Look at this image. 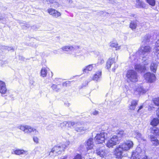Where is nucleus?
I'll return each instance as SVG.
<instances>
[{
	"mask_svg": "<svg viewBox=\"0 0 159 159\" xmlns=\"http://www.w3.org/2000/svg\"><path fill=\"white\" fill-rule=\"evenodd\" d=\"M151 49V48L148 46H143L142 45L140 47L139 51L143 58V65L136 64L135 65L134 68L138 72H141L146 70V68L145 65H147L148 63V61L146 59V57L150 53Z\"/></svg>",
	"mask_w": 159,
	"mask_h": 159,
	"instance_id": "1",
	"label": "nucleus"
},
{
	"mask_svg": "<svg viewBox=\"0 0 159 159\" xmlns=\"http://www.w3.org/2000/svg\"><path fill=\"white\" fill-rule=\"evenodd\" d=\"M133 145V142L130 140L127 141L124 143L120 144L115 149V153L116 157L119 159L121 158L124 152L132 148Z\"/></svg>",
	"mask_w": 159,
	"mask_h": 159,
	"instance_id": "2",
	"label": "nucleus"
},
{
	"mask_svg": "<svg viewBox=\"0 0 159 159\" xmlns=\"http://www.w3.org/2000/svg\"><path fill=\"white\" fill-rule=\"evenodd\" d=\"M69 142H66L65 144L55 146L50 152L49 155L51 156H56L61 154L64 149L69 144Z\"/></svg>",
	"mask_w": 159,
	"mask_h": 159,
	"instance_id": "3",
	"label": "nucleus"
},
{
	"mask_svg": "<svg viewBox=\"0 0 159 159\" xmlns=\"http://www.w3.org/2000/svg\"><path fill=\"white\" fill-rule=\"evenodd\" d=\"M18 128L24 132L25 133L32 134L34 135H37L39 134L38 131L36 129L30 126L20 125L19 126Z\"/></svg>",
	"mask_w": 159,
	"mask_h": 159,
	"instance_id": "4",
	"label": "nucleus"
},
{
	"mask_svg": "<svg viewBox=\"0 0 159 159\" xmlns=\"http://www.w3.org/2000/svg\"><path fill=\"white\" fill-rule=\"evenodd\" d=\"M127 80L128 81L136 82L138 81L137 73L134 70H129L126 74Z\"/></svg>",
	"mask_w": 159,
	"mask_h": 159,
	"instance_id": "5",
	"label": "nucleus"
},
{
	"mask_svg": "<svg viewBox=\"0 0 159 159\" xmlns=\"http://www.w3.org/2000/svg\"><path fill=\"white\" fill-rule=\"evenodd\" d=\"M149 89L148 86H146L141 84L137 85L135 86L134 88V93L136 94H143L146 93L149 90Z\"/></svg>",
	"mask_w": 159,
	"mask_h": 159,
	"instance_id": "6",
	"label": "nucleus"
},
{
	"mask_svg": "<svg viewBox=\"0 0 159 159\" xmlns=\"http://www.w3.org/2000/svg\"><path fill=\"white\" fill-rule=\"evenodd\" d=\"M144 78L148 82L152 83L156 80V77L155 74L150 72H148L144 75Z\"/></svg>",
	"mask_w": 159,
	"mask_h": 159,
	"instance_id": "7",
	"label": "nucleus"
},
{
	"mask_svg": "<svg viewBox=\"0 0 159 159\" xmlns=\"http://www.w3.org/2000/svg\"><path fill=\"white\" fill-rule=\"evenodd\" d=\"M107 134L104 132H102L98 134L95 137L96 142L98 143H102L104 141L105 137Z\"/></svg>",
	"mask_w": 159,
	"mask_h": 159,
	"instance_id": "8",
	"label": "nucleus"
},
{
	"mask_svg": "<svg viewBox=\"0 0 159 159\" xmlns=\"http://www.w3.org/2000/svg\"><path fill=\"white\" fill-rule=\"evenodd\" d=\"M142 149L140 147L137 148L136 150L133 152L131 159H140L141 154H142Z\"/></svg>",
	"mask_w": 159,
	"mask_h": 159,
	"instance_id": "9",
	"label": "nucleus"
},
{
	"mask_svg": "<svg viewBox=\"0 0 159 159\" xmlns=\"http://www.w3.org/2000/svg\"><path fill=\"white\" fill-rule=\"evenodd\" d=\"M118 142V139L116 135H114L107 141L106 146L108 148L112 147Z\"/></svg>",
	"mask_w": 159,
	"mask_h": 159,
	"instance_id": "10",
	"label": "nucleus"
},
{
	"mask_svg": "<svg viewBox=\"0 0 159 159\" xmlns=\"http://www.w3.org/2000/svg\"><path fill=\"white\" fill-rule=\"evenodd\" d=\"M9 90L6 88V84L3 82L0 81V93L2 95L5 94L9 93Z\"/></svg>",
	"mask_w": 159,
	"mask_h": 159,
	"instance_id": "11",
	"label": "nucleus"
},
{
	"mask_svg": "<svg viewBox=\"0 0 159 159\" xmlns=\"http://www.w3.org/2000/svg\"><path fill=\"white\" fill-rule=\"evenodd\" d=\"M48 13L50 15H52L53 16L56 18L58 17L61 15L60 12L53 9H48Z\"/></svg>",
	"mask_w": 159,
	"mask_h": 159,
	"instance_id": "12",
	"label": "nucleus"
},
{
	"mask_svg": "<svg viewBox=\"0 0 159 159\" xmlns=\"http://www.w3.org/2000/svg\"><path fill=\"white\" fill-rule=\"evenodd\" d=\"M96 153L98 156L103 158L106 155L105 148L104 147H101L97 148L96 150Z\"/></svg>",
	"mask_w": 159,
	"mask_h": 159,
	"instance_id": "13",
	"label": "nucleus"
},
{
	"mask_svg": "<svg viewBox=\"0 0 159 159\" xmlns=\"http://www.w3.org/2000/svg\"><path fill=\"white\" fill-rule=\"evenodd\" d=\"M94 145L93 139L92 138H90L88 139L85 144V146L87 150L92 148Z\"/></svg>",
	"mask_w": 159,
	"mask_h": 159,
	"instance_id": "14",
	"label": "nucleus"
},
{
	"mask_svg": "<svg viewBox=\"0 0 159 159\" xmlns=\"http://www.w3.org/2000/svg\"><path fill=\"white\" fill-rule=\"evenodd\" d=\"M44 3L46 2L48 4L52 3V6L55 8H57L59 6V4L58 2H56L54 0H43Z\"/></svg>",
	"mask_w": 159,
	"mask_h": 159,
	"instance_id": "15",
	"label": "nucleus"
},
{
	"mask_svg": "<svg viewBox=\"0 0 159 159\" xmlns=\"http://www.w3.org/2000/svg\"><path fill=\"white\" fill-rule=\"evenodd\" d=\"M74 50V48L72 46H66L62 47L61 49L58 50V52L60 53H62L61 52L62 51H72Z\"/></svg>",
	"mask_w": 159,
	"mask_h": 159,
	"instance_id": "16",
	"label": "nucleus"
},
{
	"mask_svg": "<svg viewBox=\"0 0 159 159\" xmlns=\"http://www.w3.org/2000/svg\"><path fill=\"white\" fill-rule=\"evenodd\" d=\"M96 66V64H92L89 65L83 69V71L84 73H88V71H91L94 66Z\"/></svg>",
	"mask_w": 159,
	"mask_h": 159,
	"instance_id": "17",
	"label": "nucleus"
},
{
	"mask_svg": "<svg viewBox=\"0 0 159 159\" xmlns=\"http://www.w3.org/2000/svg\"><path fill=\"white\" fill-rule=\"evenodd\" d=\"M102 75L101 70H99L96 72L93 77V80L97 81L101 78Z\"/></svg>",
	"mask_w": 159,
	"mask_h": 159,
	"instance_id": "18",
	"label": "nucleus"
},
{
	"mask_svg": "<svg viewBox=\"0 0 159 159\" xmlns=\"http://www.w3.org/2000/svg\"><path fill=\"white\" fill-rule=\"evenodd\" d=\"M13 153L17 155H20L22 154H25L27 151L23 149H16L13 151Z\"/></svg>",
	"mask_w": 159,
	"mask_h": 159,
	"instance_id": "19",
	"label": "nucleus"
},
{
	"mask_svg": "<svg viewBox=\"0 0 159 159\" xmlns=\"http://www.w3.org/2000/svg\"><path fill=\"white\" fill-rule=\"evenodd\" d=\"M115 59L113 58H110L107 62V67L108 69L110 68L112 64L115 63Z\"/></svg>",
	"mask_w": 159,
	"mask_h": 159,
	"instance_id": "20",
	"label": "nucleus"
},
{
	"mask_svg": "<svg viewBox=\"0 0 159 159\" xmlns=\"http://www.w3.org/2000/svg\"><path fill=\"white\" fill-rule=\"evenodd\" d=\"M89 128V127L88 126L81 127H77L75 128V130L77 132H81L87 130Z\"/></svg>",
	"mask_w": 159,
	"mask_h": 159,
	"instance_id": "21",
	"label": "nucleus"
},
{
	"mask_svg": "<svg viewBox=\"0 0 159 159\" xmlns=\"http://www.w3.org/2000/svg\"><path fill=\"white\" fill-rule=\"evenodd\" d=\"M155 54L158 58L159 59V39L157 41L155 44Z\"/></svg>",
	"mask_w": 159,
	"mask_h": 159,
	"instance_id": "22",
	"label": "nucleus"
},
{
	"mask_svg": "<svg viewBox=\"0 0 159 159\" xmlns=\"http://www.w3.org/2000/svg\"><path fill=\"white\" fill-rule=\"evenodd\" d=\"M151 132L155 135H158L159 134V129L156 126H153L151 128Z\"/></svg>",
	"mask_w": 159,
	"mask_h": 159,
	"instance_id": "23",
	"label": "nucleus"
},
{
	"mask_svg": "<svg viewBox=\"0 0 159 159\" xmlns=\"http://www.w3.org/2000/svg\"><path fill=\"white\" fill-rule=\"evenodd\" d=\"M134 135H135V137H136L138 139L143 140V141L145 140L142 137L141 134L139 133V131H134Z\"/></svg>",
	"mask_w": 159,
	"mask_h": 159,
	"instance_id": "24",
	"label": "nucleus"
},
{
	"mask_svg": "<svg viewBox=\"0 0 159 159\" xmlns=\"http://www.w3.org/2000/svg\"><path fill=\"white\" fill-rule=\"evenodd\" d=\"M138 21L137 20L131 21L129 27L132 30L135 29L137 26Z\"/></svg>",
	"mask_w": 159,
	"mask_h": 159,
	"instance_id": "25",
	"label": "nucleus"
},
{
	"mask_svg": "<svg viewBox=\"0 0 159 159\" xmlns=\"http://www.w3.org/2000/svg\"><path fill=\"white\" fill-rule=\"evenodd\" d=\"M157 65L156 63H152L150 66L151 70L153 72H156L157 70Z\"/></svg>",
	"mask_w": 159,
	"mask_h": 159,
	"instance_id": "26",
	"label": "nucleus"
},
{
	"mask_svg": "<svg viewBox=\"0 0 159 159\" xmlns=\"http://www.w3.org/2000/svg\"><path fill=\"white\" fill-rule=\"evenodd\" d=\"M137 104V102L136 100H134L132 101L131 104L130 106L129 107V109L130 110H134Z\"/></svg>",
	"mask_w": 159,
	"mask_h": 159,
	"instance_id": "27",
	"label": "nucleus"
},
{
	"mask_svg": "<svg viewBox=\"0 0 159 159\" xmlns=\"http://www.w3.org/2000/svg\"><path fill=\"white\" fill-rule=\"evenodd\" d=\"M159 123V120L157 118H154L151 122L150 124L153 126H156Z\"/></svg>",
	"mask_w": 159,
	"mask_h": 159,
	"instance_id": "28",
	"label": "nucleus"
},
{
	"mask_svg": "<svg viewBox=\"0 0 159 159\" xmlns=\"http://www.w3.org/2000/svg\"><path fill=\"white\" fill-rule=\"evenodd\" d=\"M150 38V36L149 34H147L143 38V40L142 42V43H144L149 42Z\"/></svg>",
	"mask_w": 159,
	"mask_h": 159,
	"instance_id": "29",
	"label": "nucleus"
},
{
	"mask_svg": "<svg viewBox=\"0 0 159 159\" xmlns=\"http://www.w3.org/2000/svg\"><path fill=\"white\" fill-rule=\"evenodd\" d=\"M143 2L142 1L140 0H137L136 3V6L137 8H140L143 7Z\"/></svg>",
	"mask_w": 159,
	"mask_h": 159,
	"instance_id": "30",
	"label": "nucleus"
},
{
	"mask_svg": "<svg viewBox=\"0 0 159 159\" xmlns=\"http://www.w3.org/2000/svg\"><path fill=\"white\" fill-rule=\"evenodd\" d=\"M124 131L122 130H118L116 132V134H117V137H121L124 135Z\"/></svg>",
	"mask_w": 159,
	"mask_h": 159,
	"instance_id": "31",
	"label": "nucleus"
},
{
	"mask_svg": "<svg viewBox=\"0 0 159 159\" xmlns=\"http://www.w3.org/2000/svg\"><path fill=\"white\" fill-rule=\"evenodd\" d=\"M118 44L117 43L114 42H111L110 43V46L112 48H116V49H120V46H118Z\"/></svg>",
	"mask_w": 159,
	"mask_h": 159,
	"instance_id": "32",
	"label": "nucleus"
},
{
	"mask_svg": "<svg viewBox=\"0 0 159 159\" xmlns=\"http://www.w3.org/2000/svg\"><path fill=\"white\" fill-rule=\"evenodd\" d=\"M41 76L43 77H45L47 74V70L45 68L42 69L41 71Z\"/></svg>",
	"mask_w": 159,
	"mask_h": 159,
	"instance_id": "33",
	"label": "nucleus"
},
{
	"mask_svg": "<svg viewBox=\"0 0 159 159\" xmlns=\"http://www.w3.org/2000/svg\"><path fill=\"white\" fill-rule=\"evenodd\" d=\"M147 2L152 6H154L156 3L155 0H146Z\"/></svg>",
	"mask_w": 159,
	"mask_h": 159,
	"instance_id": "34",
	"label": "nucleus"
},
{
	"mask_svg": "<svg viewBox=\"0 0 159 159\" xmlns=\"http://www.w3.org/2000/svg\"><path fill=\"white\" fill-rule=\"evenodd\" d=\"M153 101L156 105L159 106V98H154Z\"/></svg>",
	"mask_w": 159,
	"mask_h": 159,
	"instance_id": "35",
	"label": "nucleus"
},
{
	"mask_svg": "<svg viewBox=\"0 0 159 159\" xmlns=\"http://www.w3.org/2000/svg\"><path fill=\"white\" fill-rule=\"evenodd\" d=\"M51 87L52 88V89L53 90H54L57 92L58 91L59 89H58L57 88V85H56L53 84L52 86Z\"/></svg>",
	"mask_w": 159,
	"mask_h": 159,
	"instance_id": "36",
	"label": "nucleus"
},
{
	"mask_svg": "<svg viewBox=\"0 0 159 159\" xmlns=\"http://www.w3.org/2000/svg\"><path fill=\"white\" fill-rule=\"evenodd\" d=\"M73 159H82L81 156L80 154H77L74 157Z\"/></svg>",
	"mask_w": 159,
	"mask_h": 159,
	"instance_id": "37",
	"label": "nucleus"
},
{
	"mask_svg": "<svg viewBox=\"0 0 159 159\" xmlns=\"http://www.w3.org/2000/svg\"><path fill=\"white\" fill-rule=\"evenodd\" d=\"M153 145L154 146H157L159 145V141L157 139L155 141L152 143Z\"/></svg>",
	"mask_w": 159,
	"mask_h": 159,
	"instance_id": "38",
	"label": "nucleus"
},
{
	"mask_svg": "<svg viewBox=\"0 0 159 159\" xmlns=\"http://www.w3.org/2000/svg\"><path fill=\"white\" fill-rule=\"evenodd\" d=\"M98 64H102L104 62V61L103 59H101L98 57Z\"/></svg>",
	"mask_w": 159,
	"mask_h": 159,
	"instance_id": "39",
	"label": "nucleus"
},
{
	"mask_svg": "<svg viewBox=\"0 0 159 159\" xmlns=\"http://www.w3.org/2000/svg\"><path fill=\"white\" fill-rule=\"evenodd\" d=\"M33 140L34 142L36 143H39V139L36 136L34 137H33Z\"/></svg>",
	"mask_w": 159,
	"mask_h": 159,
	"instance_id": "40",
	"label": "nucleus"
},
{
	"mask_svg": "<svg viewBox=\"0 0 159 159\" xmlns=\"http://www.w3.org/2000/svg\"><path fill=\"white\" fill-rule=\"evenodd\" d=\"M67 123L66 121H64L63 122L61 123L60 124V126L62 128L65 126L67 124Z\"/></svg>",
	"mask_w": 159,
	"mask_h": 159,
	"instance_id": "41",
	"label": "nucleus"
},
{
	"mask_svg": "<svg viewBox=\"0 0 159 159\" xmlns=\"http://www.w3.org/2000/svg\"><path fill=\"white\" fill-rule=\"evenodd\" d=\"M151 141L152 142V143L155 141L156 139H157V138L155 137V136H151Z\"/></svg>",
	"mask_w": 159,
	"mask_h": 159,
	"instance_id": "42",
	"label": "nucleus"
},
{
	"mask_svg": "<svg viewBox=\"0 0 159 159\" xmlns=\"http://www.w3.org/2000/svg\"><path fill=\"white\" fill-rule=\"evenodd\" d=\"M4 48L6 49L8 51L10 50H13V48L11 47H3Z\"/></svg>",
	"mask_w": 159,
	"mask_h": 159,
	"instance_id": "43",
	"label": "nucleus"
},
{
	"mask_svg": "<svg viewBox=\"0 0 159 159\" xmlns=\"http://www.w3.org/2000/svg\"><path fill=\"white\" fill-rule=\"evenodd\" d=\"M106 1L107 2L111 4H114L115 2L114 0H106Z\"/></svg>",
	"mask_w": 159,
	"mask_h": 159,
	"instance_id": "44",
	"label": "nucleus"
},
{
	"mask_svg": "<svg viewBox=\"0 0 159 159\" xmlns=\"http://www.w3.org/2000/svg\"><path fill=\"white\" fill-rule=\"evenodd\" d=\"M68 123L69 125L72 126L76 124L75 122H69Z\"/></svg>",
	"mask_w": 159,
	"mask_h": 159,
	"instance_id": "45",
	"label": "nucleus"
},
{
	"mask_svg": "<svg viewBox=\"0 0 159 159\" xmlns=\"http://www.w3.org/2000/svg\"><path fill=\"white\" fill-rule=\"evenodd\" d=\"M7 62L6 61H3L2 60H0V64L1 65H3L6 64Z\"/></svg>",
	"mask_w": 159,
	"mask_h": 159,
	"instance_id": "46",
	"label": "nucleus"
},
{
	"mask_svg": "<svg viewBox=\"0 0 159 159\" xmlns=\"http://www.w3.org/2000/svg\"><path fill=\"white\" fill-rule=\"evenodd\" d=\"M99 113V112L98 111L95 110L92 113V114H93L94 115H96L98 114Z\"/></svg>",
	"mask_w": 159,
	"mask_h": 159,
	"instance_id": "47",
	"label": "nucleus"
},
{
	"mask_svg": "<svg viewBox=\"0 0 159 159\" xmlns=\"http://www.w3.org/2000/svg\"><path fill=\"white\" fill-rule=\"evenodd\" d=\"M22 28L23 29H25L26 28H29V26L27 24L26 25H22Z\"/></svg>",
	"mask_w": 159,
	"mask_h": 159,
	"instance_id": "48",
	"label": "nucleus"
},
{
	"mask_svg": "<svg viewBox=\"0 0 159 159\" xmlns=\"http://www.w3.org/2000/svg\"><path fill=\"white\" fill-rule=\"evenodd\" d=\"M156 114L158 117L159 118V107L158 108L156 111Z\"/></svg>",
	"mask_w": 159,
	"mask_h": 159,
	"instance_id": "49",
	"label": "nucleus"
},
{
	"mask_svg": "<svg viewBox=\"0 0 159 159\" xmlns=\"http://www.w3.org/2000/svg\"><path fill=\"white\" fill-rule=\"evenodd\" d=\"M118 67V66L117 65H115V66H114V68H113L112 69V71H113V72H114L115 71V69Z\"/></svg>",
	"mask_w": 159,
	"mask_h": 159,
	"instance_id": "50",
	"label": "nucleus"
},
{
	"mask_svg": "<svg viewBox=\"0 0 159 159\" xmlns=\"http://www.w3.org/2000/svg\"><path fill=\"white\" fill-rule=\"evenodd\" d=\"M66 3H67L68 4H70L72 2V1L71 0H66Z\"/></svg>",
	"mask_w": 159,
	"mask_h": 159,
	"instance_id": "51",
	"label": "nucleus"
},
{
	"mask_svg": "<svg viewBox=\"0 0 159 159\" xmlns=\"http://www.w3.org/2000/svg\"><path fill=\"white\" fill-rule=\"evenodd\" d=\"M69 82H66L65 83H64L63 84V86H67V84L69 83Z\"/></svg>",
	"mask_w": 159,
	"mask_h": 159,
	"instance_id": "52",
	"label": "nucleus"
},
{
	"mask_svg": "<svg viewBox=\"0 0 159 159\" xmlns=\"http://www.w3.org/2000/svg\"><path fill=\"white\" fill-rule=\"evenodd\" d=\"M143 108V105H141V106L139 107V109L138 110V112H139V110H141V109H142V108Z\"/></svg>",
	"mask_w": 159,
	"mask_h": 159,
	"instance_id": "53",
	"label": "nucleus"
},
{
	"mask_svg": "<svg viewBox=\"0 0 159 159\" xmlns=\"http://www.w3.org/2000/svg\"><path fill=\"white\" fill-rule=\"evenodd\" d=\"M65 104L66 105V106L69 107L70 105V104L68 102L67 103H65Z\"/></svg>",
	"mask_w": 159,
	"mask_h": 159,
	"instance_id": "54",
	"label": "nucleus"
},
{
	"mask_svg": "<svg viewBox=\"0 0 159 159\" xmlns=\"http://www.w3.org/2000/svg\"><path fill=\"white\" fill-rule=\"evenodd\" d=\"M142 159H151L150 158L148 159V157L147 156H144Z\"/></svg>",
	"mask_w": 159,
	"mask_h": 159,
	"instance_id": "55",
	"label": "nucleus"
},
{
	"mask_svg": "<svg viewBox=\"0 0 159 159\" xmlns=\"http://www.w3.org/2000/svg\"><path fill=\"white\" fill-rule=\"evenodd\" d=\"M3 19V17L2 15L0 14V20Z\"/></svg>",
	"mask_w": 159,
	"mask_h": 159,
	"instance_id": "56",
	"label": "nucleus"
},
{
	"mask_svg": "<svg viewBox=\"0 0 159 159\" xmlns=\"http://www.w3.org/2000/svg\"><path fill=\"white\" fill-rule=\"evenodd\" d=\"M135 15L134 14L132 15V16L134 17V16Z\"/></svg>",
	"mask_w": 159,
	"mask_h": 159,
	"instance_id": "57",
	"label": "nucleus"
},
{
	"mask_svg": "<svg viewBox=\"0 0 159 159\" xmlns=\"http://www.w3.org/2000/svg\"><path fill=\"white\" fill-rule=\"evenodd\" d=\"M1 55H0V56Z\"/></svg>",
	"mask_w": 159,
	"mask_h": 159,
	"instance_id": "58",
	"label": "nucleus"
}]
</instances>
